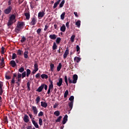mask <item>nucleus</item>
Masks as SVG:
<instances>
[{
	"instance_id": "ea45409f",
	"label": "nucleus",
	"mask_w": 129,
	"mask_h": 129,
	"mask_svg": "<svg viewBox=\"0 0 129 129\" xmlns=\"http://www.w3.org/2000/svg\"><path fill=\"white\" fill-rule=\"evenodd\" d=\"M61 118H62V116H59L55 120L56 122H60L61 121Z\"/></svg>"
},
{
	"instance_id": "4c0bfd02",
	"label": "nucleus",
	"mask_w": 129,
	"mask_h": 129,
	"mask_svg": "<svg viewBox=\"0 0 129 129\" xmlns=\"http://www.w3.org/2000/svg\"><path fill=\"white\" fill-rule=\"evenodd\" d=\"M27 90L28 91H30L31 90V88H30V86H31V85L30 84V82H27Z\"/></svg>"
},
{
	"instance_id": "a18cd8bd",
	"label": "nucleus",
	"mask_w": 129,
	"mask_h": 129,
	"mask_svg": "<svg viewBox=\"0 0 129 129\" xmlns=\"http://www.w3.org/2000/svg\"><path fill=\"white\" fill-rule=\"evenodd\" d=\"M36 102L37 104L40 102V96H37L36 99Z\"/></svg>"
},
{
	"instance_id": "6e6552de",
	"label": "nucleus",
	"mask_w": 129,
	"mask_h": 129,
	"mask_svg": "<svg viewBox=\"0 0 129 129\" xmlns=\"http://www.w3.org/2000/svg\"><path fill=\"white\" fill-rule=\"evenodd\" d=\"M69 54V49H68V48H67L65 51L64 53L63 54V58L66 59Z\"/></svg>"
},
{
	"instance_id": "864d4df0",
	"label": "nucleus",
	"mask_w": 129,
	"mask_h": 129,
	"mask_svg": "<svg viewBox=\"0 0 129 129\" xmlns=\"http://www.w3.org/2000/svg\"><path fill=\"white\" fill-rule=\"evenodd\" d=\"M5 78L7 80H10V79H11V77L10 76L6 75L5 76Z\"/></svg>"
},
{
	"instance_id": "c85d7f7f",
	"label": "nucleus",
	"mask_w": 129,
	"mask_h": 129,
	"mask_svg": "<svg viewBox=\"0 0 129 129\" xmlns=\"http://www.w3.org/2000/svg\"><path fill=\"white\" fill-rule=\"evenodd\" d=\"M54 114L56 116H59L60 115V111H59L58 110L55 111L54 112Z\"/></svg>"
},
{
	"instance_id": "338daca9",
	"label": "nucleus",
	"mask_w": 129,
	"mask_h": 129,
	"mask_svg": "<svg viewBox=\"0 0 129 129\" xmlns=\"http://www.w3.org/2000/svg\"><path fill=\"white\" fill-rule=\"evenodd\" d=\"M66 27H67V28H69V22H68L66 23Z\"/></svg>"
},
{
	"instance_id": "c03bdc74",
	"label": "nucleus",
	"mask_w": 129,
	"mask_h": 129,
	"mask_svg": "<svg viewBox=\"0 0 129 129\" xmlns=\"http://www.w3.org/2000/svg\"><path fill=\"white\" fill-rule=\"evenodd\" d=\"M22 54H23V51L19 49L17 51V55H21Z\"/></svg>"
},
{
	"instance_id": "c9c22d12",
	"label": "nucleus",
	"mask_w": 129,
	"mask_h": 129,
	"mask_svg": "<svg viewBox=\"0 0 129 129\" xmlns=\"http://www.w3.org/2000/svg\"><path fill=\"white\" fill-rule=\"evenodd\" d=\"M60 42H61V38L57 37L56 39V44H60Z\"/></svg>"
},
{
	"instance_id": "4d7b16f0",
	"label": "nucleus",
	"mask_w": 129,
	"mask_h": 129,
	"mask_svg": "<svg viewBox=\"0 0 129 129\" xmlns=\"http://www.w3.org/2000/svg\"><path fill=\"white\" fill-rule=\"evenodd\" d=\"M12 2H13V0H9L8 1V6H11V5H12Z\"/></svg>"
},
{
	"instance_id": "a878e982",
	"label": "nucleus",
	"mask_w": 129,
	"mask_h": 129,
	"mask_svg": "<svg viewBox=\"0 0 129 129\" xmlns=\"http://www.w3.org/2000/svg\"><path fill=\"white\" fill-rule=\"evenodd\" d=\"M69 106L70 108V110L73 108V101L69 103Z\"/></svg>"
},
{
	"instance_id": "f704fd0d",
	"label": "nucleus",
	"mask_w": 129,
	"mask_h": 129,
	"mask_svg": "<svg viewBox=\"0 0 129 129\" xmlns=\"http://www.w3.org/2000/svg\"><path fill=\"white\" fill-rule=\"evenodd\" d=\"M65 12H63L60 15V18L61 20H63L65 18Z\"/></svg>"
},
{
	"instance_id": "72a5a7b5",
	"label": "nucleus",
	"mask_w": 129,
	"mask_h": 129,
	"mask_svg": "<svg viewBox=\"0 0 129 129\" xmlns=\"http://www.w3.org/2000/svg\"><path fill=\"white\" fill-rule=\"evenodd\" d=\"M56 49H57V44H56V42H53L52 50H56Z\"/></svg>"
},
{
	"instance_id": "e433bc0d",
	"label": "nucleus",
	"mask_w": 129,
	"mask_h": 129,
	"mask_svg": "<svg viewBox=\"0 0 129 129\" xmlns=\"http://www.w3.org/2000/svg\"><path fill=\"white\" fill-rule=\"evenodd\" d=\"M75 40V35H72L71 37V41L72 43H73Z\"/></svg>"
},
{
	"instance_id": "0eeeda50",
	"label": "nucleus",
	"mask_w": 129,
	"mask_h": 129,
	"mask_svg": "<svg viewBox=\"0 0 129 129\" xmlns=\"http://www.w3.org/2000/svg\"><path fill=\"white\" fill-rule=\"evenodd\" d=\"M68 120V115H67V114H66L62 121V124H65V123L67 122Z\"/></svg>"
},
{
	"instance_id": "774afa93",
	"label": "nucleus",
	"mask_w": 129,
	"mask_h": 129,
	"mask_svg": "<svg viewBox=\"0 0 129 129\" xmlns=\"http://www.w3.org/2000/svg\"><path fill=\"white\" fill-rule=\"evenodd\" d=\"M74 14L75 17H76L77 18H78V15L77 14V12H74Z\"/></svg>"
},
{
	"instance_id": "5fc2aeb1",
	"label": "nucleus",
	"mask_w": 129,
	"mask_h": 129,
	"mask_svg": "<svg viewBox=\"0 0 129 129\" xmlns=\"http://www.w3.org/2000/svg\"><path fill=\"white\" fill-rule=\"evenodd\" d=\"M1 49H2L1 53L4 54V53H5V47H4V46H2Z\"/></svg>"
},
{
	"instance_id": "5701e85b",
	"label": "nucleus",
	"mask_w": 129,
	"mask_h": 129,
	"mask_svg": "<svg viewBox=\"0 0 129 129\" xmlns=\"http://www.w3.org/2000/svg\"><path fill=\"white\" fill-rule=\"evenodd\" d=\"M61 68H62V63H59L57 67V71L59 72L61 70Z\"/></svg>"
},
{
	"instance_id": "bb28decb",
	"label": "nucleus",
	"mask_w": 129,
	"mask_h": 129,
	"mask_svg": "<svg viewBox=\"0 0 129 129\" xmlns=\"http://www.w3.org/2000/svg\"><path fill=\"white\" fill-rule=\"evenodd\" d=\"M30 74H31V70L30 69H27L26 70L27 77H29V76H30Z\"/></svg>"
},
{
	"instance_id": "8fccbe9b",
	"label": "nucleus",
	"mask_w": 129,
	"mask_h": 129,
	"mask_svg": "<svg viewBox=\"0 0 129 129\" xmlns=\"http://www.w3.org/2000/svg\"><path fill=\"white\" fill-rule=\"evenodd\" d=\"M41 28H39L36 31V33L38 34V35H40V34H41Z\"/></svg>"
},
{
	"instance_id": "b1692460",
	"label": "nucleus",
	"mask_w": 129,
	"mask_h": 129,
	"mask_svg": "<svg viewBox=\"0 0 129 129\" xmlns=\"http://www.w3.org/2000/svg\"><path fill=\"white\" fill-rule=\"evenodd\" d=\"M81 21L80 20H78L77 22H76V26H77L78 28H80V25H81Z\"/></svg>"
},
{
	"instance_id": "473e14b6",
	"label": "nucleus",
	"mask_w": 129,
	"mask_h": 129,
	"mask_svg": "<svg viewBox=\"0 0 129 129\" xmlns=\"http://www.w3.org/2000/svg\"><path fill=\"white\" fill-rule=\"evenodd\" d=\"M68 94H69V91H68V90H67L64 94V98H66V97H67V96L68 95Z\"/></svg>"
},
{
	"instance_id": "f8f14e48",
	"label": "nucleus",
	"mask_w": 129,
	"mask_h": 129,
	"mask_svg": "<svg viewBox=\"0 0 129 129\" xmlns=\"http://www.w3.org/2000/svg\"><path fill=\"white\" fill-rule=\"evenodd\" d=\"M10 65H11L12 67L15 68L17 66V63H16V61L14 60H12L10 61Z\"/></svg>"
},
{
	"instance_id": "f257e3e1",
	"label": "nucleus",
	"mask_w": 129,
	"mask_h": 129,
	"mask_svg": "<svg viewBox=\"0 0 129 129\" xmlns=\"http://www.w3.org/2000/svg\"><path fill=\"white\" fill-rule=\"evenodd\" d=\"M25 26V23L24 22H19L17 24V26L15 28V32L17 33V34H19L21 33V31H22V29L24 28Z\"/></svg>"
},
{
	"instance_id": "37998d69",
	"label": "nucleus",
	"mask_w": 129,
	"mask_h": 129,
	"mask_svg": "<svg viewBox=\"0 0 129 129\" xmlns=\"http://www.w3.org/2000/svg\"><path fill=\"white\" fill-rule=\"evenodd\" d=\"M19 72H20V73H23V72H24V71H25V69H24V68L21 67V68H20L19 69Z\"/></svg>"
},
{
	"instance_id": "1a4fd4ad",
	"label": "nucleus",
	"mask_w": 129,
	"mask_h": 129,
	"mask_svg": "<svg viewBox=\"0 0 129 129\" xmlns=\"http://www.w3.org/2000/svg\"><path fill=\"white\" fill-rule=\"evenodd\" d=\"M62 83H63V80L62 79V78L58 79V82L57 83V86L60 87L61 85H62Z\"/></svg>"
},
{
	"instance_id": "f03ea898",
	"label": "nucleus",
	"mask_w": 129,
	"mask_h": 129,
	"mask_svg": "<svg viewBox=\"0 0 129 129\" xmlns=\"http://www.w3.org/2000/svg\"><path fill=\"white\" fill-rule=\"evenodd\" d=\"M73 80L71 79V77L68 78V80H69V83L71 84V83H74V84H75V83H77V80L78 79V76L77 75L75 74L73 76Z\"/></svg>"
},
{
	"instance_id": "49530a36",
	"label": "nucleus",
	"mask_w": 129,
	"mask_h": 129,
	"mask_svg": "<svg viewBox=\"0 0 129 129\" xmlns=\"http://www.w3.org/2000/svg\"><path fill=\"white\" fill-rule=\"evenodd\" d=\"M50 70L51 71H53V69H54V64L50 63Z\"/></svg>"
},
{
	"instance_id": "6ab92c4d",
	"label": "nucleus",
	"mask_w": 129,
	"mask_h": 129,
	"mask_svg": "<svg viewBox=\"0 0 129 129\" xmlns=\"http://www.w3.org/2000/svg\"><path fill=\"white\" fill-rule=\"evenodd\" d=\"M81 60V58L78 57V56H76L74 58V60L76 61V62H77V63H79V62H80Z\"/></svg>"
},
{
	"instance_id": "680f3d73",
	"label": "nucleus",
	"mask_w": 129,
	"mask_h": 129,
	"mask_svg": "<svg viewBox=\"0 0 129 129\" xmlns=\"http://www.w3.org/2000/svg\"><path fill=\"white\" fill-rule=\"evenodd\" d=\"M21 77H22V74L18 73L17 78H21Z\"/></svg>"
},
{
	"instance_id": "3c124183",
	"label": "nucleus",
	"mask_w": 129,
	"mask_h": 129,
	"mask_svg": "<svg viewBox=\"0 0 129 129\" xmlns=\"http://www.w3.org/2000/svg\"><path fill=\"white\" fill-rule=\"evenodd\" d=\"M22 78H25V77H26V71L24 72L22 74Z\"/></svg>"
},
{
	"instance_id": "de8ad7c7",
	"label": "nucleus",
	"mask_w": 129,
	"mask_h": 129,
	"mask_svg": "<svg viewBox=\"0 0 129 129\" xmlns=\"http://www.w3.org/2000/svg\"><path fill=\"white\" fill-rule=\"evenodd\" d=\"M43 122V120L42 118H40L39 119V124L40 125H42L43 124L42 123Z\"/></svg>"
},
{
	"instance_id": "7c9ffc66",
	"label": "nucleus",
	"mask_w": 129,
	"mask_h": 129,
	"mask_svg": "<svg viewBox=\"0 0 129 129\" xmlns=\"http://www.w3.org/2000/svg\"><path fill=\"white\" fill-rule=\"evenodd\" d=\"M13 24H14V22L9 20L8 22L7 25H8V27H10V26H12V25H13Z\"/></svg>"
},
{
	"instance_id": "2eb2a0df",
	"label": "nucleus",
	"mask_w": 129,
	"mask_h": 129,
	"mask_svg": "<svg viewBox=\"0 0 129 129\" xmlns=\"http://www.w3.org/2000/svg\"><path fill=\"white\" fill-rule=\"evenodd\" d=\"M61 0H58L56 2H55L53 5V9H56V7H58V5L60 4Z\"/></svg>"
},
{
	"instance_id": "423d86ee",
	"label": "nucleus",
	"mask_w": 129,
	"mask_h": 129,
	"mask_svg": "<svg viewBox=\"0 0 129 129\" xmlns=\"http://www.w3.org/2000/svg\"><path fill=\"white\" fill-rule=\"evenodd\" d=\"M32 109L33 111L34 114H35V115H37V114L38 113V109H37V107L32 106Z\"/></svg>"
},
{
	"instance_id": "bf43d9fd",
	"label": "nucleus",
	"mask_w": 129,
	"mask_h": 129,
	"mask_svg": "<svg viewBox=\"0 0 129 129\" xmlns=\"http://www.w3.org/2000/svg\"><path fill=\"white\" fill-rule=\"evenodd\" d=\"M42 85H44V87L45 90H47L48 89V86H47V85L42 84Z\"/></svg>"
},
{
	"instance_id": "4be33fe9",
	"label": "nucleus",
	"mask_w": 129,
	"mask_h": 129,
	"mask_svg": "<svg viewBox=\"0 0 129 129\" xmlns=\"http://www.w3.org/2000/svg\"><path fill=\"white\" fill-rule=\"evenodd\" d=\"M49 82L50 84L49 85L48 88L49 89H52L53 87H54V86L53 85V81H52L51 80H49Z\"/></svg>"
},
{
	"instance_id": "13d9d810",
	"label": "nucleus",
	"mask_w": 129,
	"mask_h": 129,
	"mask_svg": "<svg viewBox=\"0 0 129 129\" xmlns=\"http://www.w3.org/2000/svg\"><path fill=\"white\" fill-rule=\"evenodd\" d=\"M0 65L1 66H2V67H5V61H1Z\"/></svg>"
},
{
	"instance_id": "ddd939ff",
	"label": "nucleus",
	"mask_w": 129,
	"mask_h": 129,
	"mask_svg": "<svg viewBox=\"0 0 129 129\" xmlns=\"http://www.w3.org/2000/svg\"><path fill=\"white\" fill-rule=\"evenodd\" d=\"M49 38L51 40H56L57 38V35H56V34H51L49 35Z\"/></svg>"
},
{
	"instance_id": "9d476101",
	"label": "nucleus",
	"mask_w": 129,
	"mask_h": 129,
	"mask_svg": "<svg viewBox=\"0 0 129 129\" xmlns=\"http://www.w3.org/2000/svg\"><path fill=\"white\" fill-rule=\"evenodd\" d=\"M44 85H41L37 90V92H42L43 89H44Z\"/></svg>"
},
{
	"instance_id": "aec40b11",
	"label": "nucleus",
	"mask_w": 129,
	"mask_h": 129,
	"mask_svg": "<svg viewBox=\"0 0 129 129\" xmlns=\"http://www.w3.org/2000/svg\"><path fill=\"white\" fill-rule=\"evenodd\" d=\"M24 15L26 18V20H30V12L25 13H24Z\"/></svg>"
},
{
	"instance_id": "9b49d317",
	"label": "nucleus",
	"mask_w": 129,
	"mask_h": 129,
	"mask_svg": "<svg viewBox=\"0 0 129 129\" xmlns=\"http://www.w3.org/2000/svg\"><path fill=\"white\" fill-rule=\"evenodd\" d=\"M41 106H42V107L46 108V107L48 106V103H47L46 102L42 101L41 102Z\"/></svg>"
},
{
	"instance_id": "dca6fc26",
	"label": "nucleus",
	"mask_w": 129,
	"mask_h": 129,
	"mask_svg": "<svg viewBox=\"0 0 129 129\" xmlns=\"http://www.w3.org/2000/svg\"><path fill=\"white\" fill-rule=\"evenodd\" d=\"M60 31L63 33H64V32L66 31V26H65L64 24H63L62 26L60 27Z\"/></svg>"
},
{
	"instance_id": "393cba45",
	"label": "nucleus",
	"mask_w": 129,
	"mask_h": 129,
	"mask_svg": "<svg viewBox=\"0 0 129 129\" xmlns=\"http://www.w3.org/2000/svg\"><path fill=\"white\" fill-rule=\"evenodd\" d=\"M41 77L42 79H48V75L46 74L41 75Z\"/></svg>"
},
{
	"instance_id": "a19ab883",
	"label": "nucleus",
	"mask_w": 129,
	"mask_h": 129,
	"mask_svg": "<svg viewBox=\"0 0 129 129\" xmlns=\"http://www.w3.org/2000/svg\"><path fill=\"white\" fill-rule=\"evenodd\" d=\"M26 40V37H25V36H22L21 40H20V42H21L22 43H24V42H25Z\"/></svg>"
},
{
	"instance_id": "69168bd1",
	"label": "nucleus",
	"mask_w": 129,
	"mask_h": 129,
	"mask_svg": "<svg viewBox=\"0 0 129 129\" xmlns=\"http://www.w3.org/2000/svg\"><path fill=\"white\" fill-rule=\"evenodd\" d=\"M58 104L57 103H55L54 105H53V108H56L57 106H58Z\"/></svg>"
},
{
	"instance_id": "2f4dec72",
	"label": "nucleus",
	"mask_w": 129,
	"mask_h": 129,
	"mask_svg": "<svg viewBox=\"0 0 129 129\" xmlns=\"http://www.w3.org/2000/svg\"><path fill=\"white\" fill-rule=\"evenodd\" d=\"M29 53V51H25L24 52V58H25V59H28V54Z\"/></svg>"
},
{
	"instance_id": "a211bd4d",
	"label": "nucleus",
	"mask_w": 129,
	"mask_h": 129,
	"mask_svg": "<svg viewBox=\"0 0 129 129\" xmlns=\"http://www.w3.org/2000/svg\"><path fill=\"white\" fill-rule=\"evenodd\" d=\"M3 86H4V85L0 83V95H3V93L4 91H3Z\"/></svg>"
},
{
	"instance_id": "20e7f679",
	"label": "nucleus",
	"mask_w": 129,
	"mask_h": 129,
	"mask_svg": "<svg viewBox=\"0 0 129 129\" xmlns=\"http://www.w3.org/2000/svg\"><path fill=\"white\" fill-rule=\"evenodd\" d=\"M37 24V18L35 17H33L31 18V21L30 23L31 26H35Z\"/></svg>"
},
{
	"instance_id": "39448f33",
	"label": "nucleus",
	"mask_w": 129,
	"mask_h": 129,
	"mask_svg": "<svg viewBox=\"0 0 129 129\" xmlns=\"http://www.w3.org/2000/svg\"><path fill=\"white\" fill-rule=\"evenodd\" d=\"M23 120L25 122H29V121H30V118L29 117V116H28L27 114H25L23 118Z\"/></svg>"
},
{
	"instance_id": "58836bf2",
	"label": "nucleus",
	"mask_w": 129,
	"mask_h": 129,
	"mask_svg": "<svg viewBox=\"0 0 129 129\" xmlns=\"http://www.w3.org/2000/svg\"><path fill=\"white\" fill-rule=\"evenodd\" d=\"M76 50L78 53L79 54V53H80V47H79V45H77Z\"/></svg>"
},
{
	"instance_id": "603ef678",
	"label": "nucleus",
	"mask_w": 129,
	"mask_h": 129,
	"mask_svg": "<svg viewBox=\"0 0 129 129\" xmlns=\"http://www.w3.org/2000/svg\"><path fill=\"white\" fill-rule=\"evenodd\" d=\"M43 115H44V112H43V111H40L38 113V116H43Z\"/></svg>"
},
{
	"instance_id": "f3484780",
	"label": "nucleus",
	"mask_w": 129,
	"mask_h": 129,
	"mask_svg": "<svg viewBox=\"0 0 129 129\" xmlns=\"http://www.w3.org/2000/svg\"><path fill=\"white\" fill-rule=\"evenodd\" d=\"M32 123L36 128H39V125L37 122H36L35 120H32Z\"/></svg>"
},
{
	"instance_id": "09e8293b",
	"label": "nucleus",
	"mask_w": 129,
	"mask_h": 129,
	"mask_svg": "<svg viewBox=\"0 0 129 129\" xmlns=\"http://www.w3.org/2000/svg\"><path fill=\"white\" fill-rule=\"evenodd\" d=\"M16 58H17V54L16 53H13L12 55L13 60H14V59H16Z\"/></svg>"
},
{
	"instance_id": "412c9836",
	"label": "nucleus",
	"mask_w": 129,
	"mask_h": 129,
	"mask_svg": "<svg viewBox=\"0 0 129 129\" xmlns=\"http://www.w3.org/2000/svg\"><path fill=\"white\" fill-rule=\"evenodd\" d=\"M9 20L14 22V20H16V16L15 15H12L10 17Z\"/></svg>"
},
{
	"instance_id": "6e6d98bb",
	"label": "nucleus",
	"mask_w": 129,
	"mask_h": 129,
	"mask_svg": "<svg viewBox=\"0 0 129 129\" xmlns=\"http://www.w3.org/2000/svg\"><path fill=\"white\" fill-rule=\"evenodd\" d=\"M36 79L40 78V73H38L35 75Z\"/></svg>"
},
{
	"instance_id": "79ce46f5",
	"label": "nucleus",
	"mask_w": 129,
	"mask_h": 129,
	"mask_svg": "<svg viewBox=\"0 0 129 129\" xmlns=\"http://www.w3.org/2000/svg\"><path fill=\"white\" fill-rule=\"evenodd\" d=\"M69 100L71 101V102H72V101H73V102H74V96H71L69 98Z\"/></svg>"
},
{
	"instance_id": "0e129e2a",
	"label": "nucleus",
	"mask_w": 129,
	"mask_h": 129,
	"mask_svg": "<svg viewBox=\"0 0 129 129\" xmlns=\"http://www.w3.org/2000/svg\"><path fill=\"white\" fill-rule=\"evenodd\" d=\"M11 83H12V84H14L15 83V78H12V81H11Z\"/></svg>"
},
{
	"instance_id": "052dcab7",
	"label": "nucleus",
	"mask_w": 129,
	"mask_h": 129,
	"mask_svg": "<svg viewBox=\"0 0 129 129\" xmlns=\"http://www.w3.org/2000/svg\"><path fill=\"white\" fill-rule=\"evenodd\" d=\"M48 28H49V26L45 25V28L44 29V31H47V29H48Z\"/></svg>"
},
{
	"instance_id": "4468645a",
	"label": "nucleus",
	"mask_w": 129,
	"mask_h": 129,
	"mask_svg": "<svg viewBox=\"0 0 129 129\" xmlns=\"http://www.w3.org/2000/svg\"><path fill=\"white\" fill-rule=\"evenodd\" d=\"M45 16V12H40L38 13V18H43Z\"/></svg>"
},
{
	"instance_id": "7ed1b4c3",
	"label": "nucleus",
	"mask_w": 129,
	"mask_h": 129,
	"mask_svg": "<svg viewBox=\"0 0 129 129\" xmlns=\"http://www.w3.org/2000/svg\"><path fill=\"white\" fill-rule=\"evenodd\" d=\"M12 10H13V7L9 6L6 9L4 10V13L6 15H9L12 12Z\"/></svg>"
},
{
	"instance_id": "e2e57ef3",
	"label": "nucleus",
	"mask_w": 129,
	"mask_h": 129,
	"mask_svg": "<svg viewBox=\"0 0 129 129\" xmlns=\"http://www.w3.org/2000/svg\"><path fill=\"white\" fill-rule=\"evenodd\" d=\"M64 81L65 82H68V79L67 78V76L64 77Z\"/></svg>"
},
{
	"instance_id": "cd10ccee",
	"label": "nucleus",
	"mask_w": 129,
	"mask_h": 129,
	"mask_svg": "<svg viewBox=\"0 0 129 129\" xmlns=\"http://www.w3.org/2000/svg\"><path fill=\"white\" fill-rule=\"evenodd\" d=\"M64 4H65V1L62 0L59 4V8H63L64 6Z\"/></svg>"
},
{
	"instance_id": "c756f323",
	"label": "nucleus",
	"mask_w": 129,
	"mask_h": 129,
	"mask_svg": "<svg viewBox=\"0 0 129 129\" xmlns=\"http://www.w3.org/2000/svg\"><path fill=\"white\" fill-rule=\"evenodd\" d=\"M38 63H34V70L38 71V70H39V68H38Z\"/></svg>"
}]
</instances>
